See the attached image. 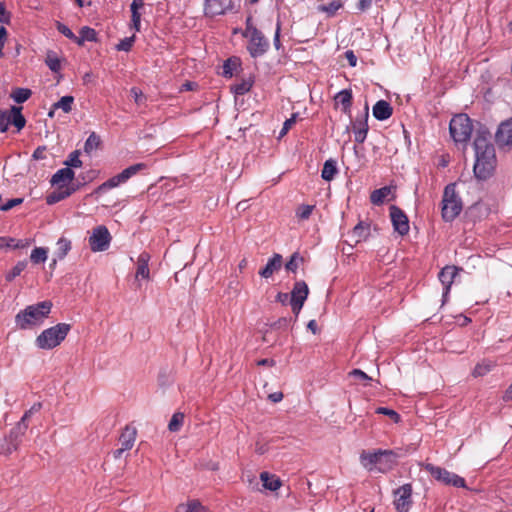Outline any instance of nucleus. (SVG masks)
I'll use <instances>...</instances> for the list:
<instances>
[{"label":"nucleus","instance_id":"1","mask_svg":"<svg viewBox=\"0 0 512 512\" xmlns=\"http://www.w3.org/2000/svg\"><path fill=\"white\" fill-rule=\"evenodd\" d=\"M474 175L479 180H487L495 171L497 159L493 144L486 133H479L474 140Z\"/></svg>","mask_w":512,"mask_h":512},{"label":"nucleus","instance_id":"2","mask_svg":"<svg viewBox=\"0 0 512 512\" xmlns=\"http://www.w3.org/2000/svg\"><path fill=\"white\" fill-rule=\"evenodd\" d=\"M398 457V453L394 450L376 449L363 450L359 460L362 467L370 473H387L396 466Z\"/></svg>","mask_w":512,"mask_h":512},{"label":"nucleus","instance_id":"3","mask_svg":"<svg viewBox=\"0 0 512 512\" xmlns=\"http://www.w3.org/2000/svg\"><path fill=\"white\" fill-rule=\"evenodd\" d=\"M52 302L45 300L27 306L15 316V324L21 330L33 329L42 325L51 313Z\"/></svg>","mask_w":512,"mask_h":512},{"label":"nucleus","instance_id":"4","mask_svg":"<svg viewBox=\"0 0 512 512\" xmlns=\"http://www.w3.org/2000/svg\"><path fill=\"white\" fill-rule=\"evenodd\" d=\"M71 325L58 323L43 330L35 339V345L42 350H51L59 346L67 337Z\"/></svg>","mask_w":512,"mask_h":512},{"label":"nucleus","instance_id":"5","mask_svg":"<svg viewBox=\"0 0 512 512\" xmlns=\"http://www.w3.org/2000/svg\"><path fill=\"white\" fill-rule=\"evenodd\" d=\"M441 211L442 218L446 222L453 221L462 211V201L454 183L448 184L444 189Z\"/></svg>","mask_w":512,"mask_h":512},{"label":"nucleus","instance_id":"6","mask_svg":"<svg viewBox=\"0 0 512 512\" xmlns=\"http://www.w3.org/2000/svg\"><path fill=\"white\" fill-rule=\"evenodd\" d=\"M449 130L455 142L465 143L470 139L473 127L466 114H458L451 119Z\"/></svg>","mask_w":512,"mask_h":512},{"label":"nucleus","instance_id":"7","mask_svg":"<svg viewBox=\"0 0 512 512\" xmlns=\"http://www.w3.org/2000/svg\"><path fill=\"white\" fill-rule=\"evenodd\" d=\"M146 168V165L144 163H137L134 165H131L124 169L121 173L111 177L107 181L103 182L101 185H99L94 193L95 194H102L106 191L116 188L119 185L126 183L132 176L136 175L139 171Z\"/></svg>","mask_w":512,"mask_h":512},{"label":"nucleus","instance_id":"8","mask_svg":"<svg viewBox=\"0 0 512 512\" xmlns=\"http://www.w3.org/2000/svg\"><path fill=\"white\" fill-rule=\"evenodd\" d=\"M425 470L430 473V475L437 481L450 485L457 488L466 487L465 479L453 472H450L444 468L439 466H435L433 464H426Z\"/></svg>","mask_w":512,"mask_h":512},{"label":"nucleus","instance_id":"9","mask_svg":"<svg viewBox=\"0 0 512 512\" xmlns=\"http://www.w3.org/2000/svg\"><path fill=\"white\" fill-rule=\"evenodd\" d=\"M246 35L249 37L247 50L253 58L264 55L269 48V41L257 28L247 26Z\"/></svg>","mask_w":512,"mask_h":512},{"label":"nucleus","instance_id":"10","mask_svg":"<svg viewBox=\"0 0 512 512\" xmlns=\"http://www.w3.org/2000/svg\"><path fill=\"white\" fill-rule=\"evenodd\" d=\"M26 433L24 425H15L1 441L0 455H10L16 451Z\"/></svg>","mask_w":512,"mask_h":512},{"label":"nucleus","instance_id":"11","mask_svg":"<svg viewBox=\"0 0 512 512\" xmlns=\"http://www.w3.org/2000/svg\"><path fill=\"white\" fill-rule=\"evenodd\" d=\"M111 235L106 226L100 225L93 229L89 237V245L93 252L105 251L109 248Z\"/></svg>","mask_w":512,"mask_h":512},{"label":"nucleus","instance_id":"12","mask_svg":"<svg viewBox=\"0 0 512 512\" xmlns=\"http://www.w3.org/2000/svg\"><path fill=\"white\" fill-rule=\"evenodd\" d=\"M394 507L397 512H408L412 505V486L404 484L394 491Z\"/></svg>","mask_w":512,"mask_h":512},{"label":"nucleus","instance_id":"13","mask_svg":"<svg viewBox=\"0 0 512 512\" xmlns=\"http://www.w3.org/2000/svg\"><path fill=\"white\" fill-rule=\"evenodd\" d=\"M309 294V289L304 281H297L291 291V308L298 315Z\"/></svg>","mask_w":512,"mask_h":512},{"label":"nucleus","instance_id":"14","mask_svg":"<svg viewBox=\"0 0 512 512\" xmlns=\"http://www.w3.org/2000/svg\"><path fill=\"white\" fill-rule=\"evenodd\" d=\"M136 429L126 426L119 437L120 447L113 451V457L120 459L124 452L129 451L134 446L136 440Z\"/></svg>","mask_w":512,"mask_h":512},{"label":"nucleus","instance_id":"15","mask_svg":"<svg viewBox=\"0 0 512 512\" xmlns=\"http://www.w3.org/2000/svg\"><path fill=\"white\" fill-rule=\"evenodd\" d=\"M389 210L394 230L402 236L408 234L410 226L407 215L395 205H392Z\"/></svg>","mask_w":512,"mask_h":512},{"label":"nucleus","instance_id":"16","mask_svg":"<svg viewBox=\"0 0 512 512\" xmlns=\"http://www.w3.org/2000/svg\"><path fill=\"white\" fill-rule=\"evenodd\" d=\"M233 8V0H206L204 11L206 16L215 17L224 15Z\"/></svg>","mask_w":512,"mask_h":512},{"label":"nucleus","instance_id":"17","mask_svg":"<svg viewBox=\"0 0 512 512\" xmlns=\"http://www.w3.org/2000/svg\"><path fill=\"white\" fill-rule=\"evenodd\" d=\"M368 117H369V107L368 104L365 105L364 112L360 117H356V119L352 123V129L354 132L355 141L357 143H363L366 140L368 133Z\"/></svg>","mask_w":512,"mask_h":512},{"label":"nucleus","instance_id":"18","mask_svg":"<svg viewBox=\"0 0 512 512\" xmlns=\"http://www.w3.org/2000/svg\"><path fill=\"white\" fill-rule=\"evenodd\" d=\"M458 271L459 269L456 266H445L438 274L439 281L443 285V303H445L448 299L451 286L456 275L458 274Z\"/></svg>","mask_w":512,"mask_h":512},{"label":"nucleus","instance_id":"19","mask_svg":"<svg viewBox=\"0 0 512 512\" xmlns=\"http://www.w3.org/2000/svg\"><path fill=\"white\" fill-rule=\"evenodd\" d=\"M495 140L501 148L512 146V117L499 125Z\"/></svg>","mask_w":512,"mask_h":512},{"label":"nucleus","instance_id":"20","mask_svg":"<svg viewBox=\"0 0 512 512\" xmlns=\"http://www.w3.org/2000/svg\"><path fill=\"white\" fill-rule=\"evenodd\" d=\"M151 256L148 252L143 251L137 257L136 262V272L135 279L136 280H149L150 279V269H149V261Z\"/></svg>","mask_w":512,"mask_h":512},{"label":"nucleus","instance_id":"21","mask_svg":"<svg viewBox=\"0 0 512 512\" xmlns=\"http://www.w3.org/2000/svg\"><path fill=\"white\" fill-rule=\"evenodd\" d=\"M75 177V173L71 168L64 167L59 169L51 178V184L59 189L69 187Z\"/></svg>","mask_w":512,"mask_h":512},{"label":"nucleus","instance_id":"22","mask_svg":"<svg viewBox=\"0 0 512 512\" xmlns=\"http://www.w3.org/2000/svg\"><path fill=\"white\" fill-rule=\"evenodd\" d=\"M282 266V256L275 253L267 262L265 267L259 271V275L265 279L270 278Z\"/></svg>","mask_w":512,"mask_h":512},{"label":"nucleus","instance_id":"23","mask_svg":"<svg viewBox=\"0 0 512 512\" xmlns=\"http://www.w3.org/2000/svg\"><path fill=\"white\" fill-rule=\"evenodd\" d=\"M393 109L385 100H379L373 106V116L380 121L387 120L391 117Z\"/></svg>","mask_w":512,"mask_h":512},{"label":"nucleus","instance_id":"24","mask_svg":"<svg viewBox=\"0 0 512 512\" xmlns=\"http://www.w3.org/2000/svg\"><path fill=\"white\" fill-rule=\"evenodd\" d=\"M352 92L349 89H343L335 95V101L342 106V111L349 114L352 106Z\"/></svg>","mask_w":512,"mask_h":512},{"label":"nucleus","instance_id":"25","mask_svg":"<svg viewBox=\"0 0 512 512\" xmlns=\"http://www.w3.org/2000/svg\"><path fill=\"white\" fill-rule=\"evenodd\" d=\"M76 190H77V187H66V188H62V189L58 188V191H54L53 193H51L50 195L47 196L46 201L50 205L55 204L57 202H60L64 199H66L71 194H73Z\"/></svg>","mask_w":512,"mask_h":512},{"label":"nucleus","instance_id":"26","mask_svg":"<svg viewBox=\"0 0 512 512\" xmlns=\"http://www.w3.org/2000/svg\"><path fill=\"white\" fill-rule=\"evenodd\" d=\"M338 173L337 161L330 158L324 162L321 177L325 181H331Z\"/></svg>","mask_w":512,"mask_h":512},{"label":"nucleus","instance_id":"27","mask_svg":"<svg viewBox=\"0 0 512 512\" xmlns=\"http://www.w3.org/2000/svg\"><path fill=\"white\" fill-rule=\"evenodd\" d=\"M260 480L263 483V487L270 491H276L281 487V480L275 475H271L268 472H262L260 474Z\"/></svg>","mask_w":512,"mask_h":512},{"label":"nucleus","instance_id":"28","mask_svg":"<svg viewBox=\"0 0 512 512\" xmlns=\"http://www.w3.org/2000/svg\"><path fill=\"white\" fill-rule=\"evenodd\" d=\"M21 110L22 107L12 106L10 111H8L11 116L10 124H13L17 128V131L22 130L26 124V120L22 115Z\"/></svg>","mask_w":512,"mask_h":512},{"label":"nucleus","instance_id":"29","mask_svg":"<svg viewBox=\"0 0 512 512\" xmlns=\"http://www.w3.org/2000/svg\"><path fill=\"white\" fill-rule=\"evenodd\" d=\"M21 110L22 107L12 106L10 111H8L11 116L10 124H13L17 128V131L22 130L26 124V120L22 115Z\"/></svg>","mask_w":512,"mask_h":512},{"label":"nucleus","instance_id":"30","mask_svg":"<svg viewBox=\"0 0 512 512\" xmlns=\"http://www.w3.org/2000/svg\"><path fill=\"white\" fill-rule=\"evenodd\" d=\"M391 187L385 186L374 190L370 195V200L374 205H381L391 195Z\"/></svg>","mask_w":512,"mask_h":512},{"label":"nucleus","instance_id":"31","mask_svg":"<svg viewBox=\"0 0 512 512\" xmlns=\"http://www.w3.org/2000/svg\"><path fill=\"white\" fill-rule=\"evenodd\" d=\"M79 36H76V41L79 46H82L85 41L94 42L97 40V33L93 28L84 26L79 32Z\"/></svg>","mask_w":512,"mask_h":512},{"label":"nucleus","instance_id":"32","mask_svg":"<svg viewBox=\"0 0 512 512\" xmlns=\"http://www.w3.org/2000/svg\"><path fill=\"white\" fill-rule=\"evenodd\" d=\"M206 508L198 500H190L179 504L175 512H205Z\"/></svg>","mask_w":512,"mask_h":512},{"label":"nucleus","instance_id":"33","mask_svg":"<svg viewBox=\"0 0 512 512\" xmlns=\"http://www.w3.org/2000/svg\"><path fill=\"white\" fill-rule=\"evenodd\" d=\"M370 232V226L367 223L359 222L352 230V237L356 242L366 239Z\"/></svg>","mask_w":512,"mask_h":512},{"label":"nucleus","instance_id":"34","mask_svg":"<svg viewBox=\"0 0 512 512\" xmlns=\"http://www.w3.org/2000/svg\"><path fill=\"white\" fill-rule=\"evenodd\" d=\"M495 365H496V363L491 360H487V359L482 360L475 366L472 374L474 377L484 376L487 373H489L493 369V367H495Z\"/></svg>","mask_w":512,"mask_h":512},{"label":"nucleus","instance_id":"35","mask_svg":"<svg viewBox=\"0 0 512 512\" xmlns=\"http://www.w3.org/2000/svg\"><path fill=\"white\" fill-rule=\"evenodd\" d=\"M57 249L55 251V256L57 259L62 260L66 257L68 252L71 250V241L65 237H61L57 241Z\"/></svg>","mask_w":512,"mask_h":512},{"label":"nucleus","instance_id":"36","mask_svg":"<svg viewBox=\"0 0 512 512\" xmlns=\"http://www.w3.org/2000/svg\"><path fill=\"white\" fill-rule=\"evenodd\" d=\"M32 95V91L28 88H15L12 90L10 97L14 102L20 104L27 101Z\"/></svg>","mask_w":512,"mask_h":512},{"label":"nucleus","instance_id":"37","mask_svg":"<svg viewBox=\"0 0 512 512\" xmlns=\"http://www.w3.org/2000/svg\"><path fill=\"white\" fill-rule=\"evenodd\" d=\"M45 63L52 72H59L61 69V61L54 51H47Z\"/></svg>","mask_w":512,"mask_h":512},{"label":"nucleus","instance_id":"38","mask_svg":"<svg viewBox=\"0 0 512 512\" xmlns=\"http://www.w3.org/2000/svg\"><path fill=\"white\" fill-rule=\"evenodd\" d=\"M74 103L73 96L66 95L60 98L59 101L53 104V109H61L65 113H69L72 110V105Z\"/></svg>","mask_w":512,"mask_h":512},{"label":"nucleus","instance_id":"39","mask_svg":"<svg viewBox=\"0 0 512 512\" xmlns=\"http://www.w3.org/2000/svg\"><path fill=\"white\" fill-rule=\"evenodd\" d=\"M48 257V249L44 247H36L32 250L30 259L34 264L44 263Z\"/></svg>","mask_w":512,"mask_h":512},{"label":"nucleus","instance_id":"40","mask_svg":"<svg viewBox=\"0 0 512 512\" xmlns=\"http://www.w3.org/2000/svg\"><path fill=\"white\" fill-rule=\"evenodd\" d=\"M183 421H184L183 413H180V412L174 413L169 421V424H168L169 431H171V432L179 431L181 426L183 425Z\"/></svg>","mask_w":512,"mask_h":512},{"label":"nucleus","instance_id":"41","mask_svg":"<svg viewBox=\"0 0 512 512\" xmlns=\"http://www.w3.org/2000/svg\"><path fill=\"white\" fill-rule=\"evenodd\" d=\"M64 164L68 168H80L82 166V161L80 159V152L78 150H74L65 160Z\"/></svg>","mask_w":512,"mask_h":512},{"label":"nucleus","instance_id":"42","mask_svg":"<svg viewBox=\"0 0 512 512\" xmlns=\"http://www.w3.org/2000/svg\"><path fill=\"white\" fill-rule=\"evenodd\" d=\"M99 145H100L99 136L95 132H92L85 141L84 150H85V152L90 153L94 149L98 148Z\"/></svg>","mask_w":512,"mask_h":512},{"label":"nucleus","instance_id":"43","mask_svg":"<svg viewBox=\"0 0 512 512\" xmlns=\"http://www.w3.org/2000/svg\"><path fill=\"white\" fill-rule=\"evenodd\" d=\"M314 208V205L302 204L296 209V217L300 220H307L311 216Z\"/></svg>","mask_w":512,"mask_h":512},{"label":"nucleus","instance_id":"44","mask_svg":"<svg viewBox=\"0 0 512 512\" xmlns=\"http://www.w3.org/2000/svg\"><path fill=\"white\" fill-rule=\"evenodd\" d=\"M26 261H19L6 275L7 281H12L14 278L19 276L26 268Z\"/></svg>","mask_w":512,"mask_h":512},{"label":"nucleus","instance_id":"45","mask_svg":"<svg viewBox=\"0 0 512 512\" xmlns=\"http://www.w3.org/2000/svg\"><path fill=\"white\" fill-rule=\"evenodd\" d=\"M252 87V82L249 81V80H243L241 81L240 83L238 84H235L233 87H232V91L236 94V95H244L246 94L247 92L250 91Z\"/></svg>","mask_w":512,"mask_h":512},{"label":"nucleus","instance_id":"46","mask_svg":"<svg viewBox=\"0 0 512 512\" xmlns=\"http://www.w3.org/2000/svg\"><path fill=\"white\" fill-rule=\"evenodd\" d=\"M303 261V258L298 253H293L289 261L286 263L285 268L287 271L295 273L299 267V263Z\"/></svg>","mask_w":512,"mask_h":512},{"label":"nucleus","instance_id":"47","mask_svg":"<svg viewBox=\"0 0 512 512\" xmlns=\"http://www.w3.org/2000/svg\"><path fill=\"white\" fill-rule=\"evenodd\" d=\"M135 42V35H132L130 37H125L124 39H122L117 45H116V49L118 51H125V52H128L131 50L133 44Z\"/></svg>","mask_w":512,"mask_h":512},{"label":"nucleus","instance_id":"48","mask_svg":"<svg viewBox=\"0 0 512 512\" xmlns=\"http://www.w3.org/2000/svg\"><path fill=\"white\" fill-rule=\"evenodd\" d=\"M11 123V116L8 111L1 110L0 111V132L4 133L8 130V127Z\"/></svg>","mask_w":512,"mask_h":512},{"label":"nucleus","instance_id":"49","mask_svg":"<svg viewBox=\"0 0 512 512\" xmlns=\"http://www.w3.org/2000/svg\"><path fill=\"white\" fill-rule=\"evenodd\" d=\"M376 413L390 417L395 423H398L400 421V415L393 409L387 407H378L376 409Z\"/></svg>","mask_w":512,"mask_h":512},{"label":"nucleus","instance_id":"50","mask_svg":"<svg viewBox=\"0 0 512 512\" xmlns=\"http://www.w3.org/2000/svg\"><path fill=\"white\" fill-rule=\"evenodd\" d=\"M349 375L353 377L356 380H359L361 382H364V385H367L368 382L372 380L370 376H368L364 371L360 369H353Z\"/></svg>","mask_w":512,"mask_h":512},{"label":"nucleus","instance_id":"51","mask_svg":"<svg viewBox=\"0 0 512 512\" xmlns=\"http://www.w3.org/2000/svg\"><path fill=\"white\" fill-rule=\"evenodd\" d=\"M56 27H57V30L63 34L65 37H67L68 39L72 40V41H76V35L72 32V30L66 26L65 24L61 23V22H57L56 23Z\"/></svg>","mask_w":512,"mask_h":512},{"label":"nucleus","instance_id":"52","mask_svg":"<svg viewBox=\"0 0 512 512\" xmlns=\"http://www.w3.org/2000/svg\"><path fill=\"white\" fill-rule=\"evenodd\" d=\"M296 118H297V114H293L289 119H287L284 124H283V127L279 133V138L283 137L284 135H286V133L291 129V127L296 123Z\"/></svg>","mask_w":512,"mask_h":512},{"label":"nucleus","instance_id":"53","mask_svg":"<svg viewBox=\"0 0 512 512\" xmlns=\"http://www.w3.org/2000/svg\"><path fill=\"white\" fill-rule=\"evenodd\" d=\"M131 23H132V28L135 29V31H140L141 14L139 11L131 10Z\"/></svg>","mask_w":512,"mask_h":512},{"label":"nucleus","instance_id":"54","mask_svg":"<svg viewBox=\"0 0 512 512\" xmlns=\"http://www.w3.org/2000/svg\"><path fill=\"white\" fill-rule=\"evenodd\" d=\"M23 202V199L22 198H14V199H10L9 201H7L6 203L2 204L0 206V210L2 211H8L12 208H14L15 206L17 205H20L21 203Z\"/></svg>","mask_w":512,"mask_h":512},{"label":"nucleus","instance_id":"55","mask_svg":"<svg viewBox=\"0 0 512 512\" xmlns=\"http://www.w3.org/2000/svg\"><path fill=\"white\" fill-rule=\"evenodd\" d=\"M0 22L8 24L10 22V14L7 12L5 4L0 2Z\"/></svg>","mask_w":512,"mask_h":512},{"label":"nucleus","instance_id":"56","mask_svg":"<svg viewBox=\"0 0 512 512\" xmlns=\"http://www.w3.org/2000/svg\"><path fill=\"white\" fill-rule=\"evenodd\" d=\"M280 31H281V24L278 21L276 25V30L273 38V44L276 50H280L281 48V42H280Z\"/></svg>","mask_w":512,"mask_h":512},{"label":"nucleus","instance_id":"57","mask_svg":"<svg viewBox=\"0 0 512 512\" xmlns=\"http://www.w3.org/2000/svg\"><path fill=\"white\" fill-rule=\"evenodd\" d=\"M341 7V4L339 2H332L328 6L322 5L319 7L320 10L326 11L328 13H335L339 8Z\"/></svg>","mask_w":512,"mask_h":512},{"label":"nucleus","instance_id":"58","mask_svg":"<svg viewBox=\"0 0 512 512\" xmlns=\"http://www.w3.org/2000/svg\"><path fill=\"white\" fill-rule=\"evenodd\" d=\"M7 40V30L4 26L0 27V58L3 57V48Z\"/></svg>","mask_w":512,"mask_h":512},{"label":"nucleus","instance_id":"59","mask_svg":"<svg viewBox=\"0 0 512 512\" xmlns=\"http://www.w3.org/2000/svg\"><path fill=\"white\" fill-rule=\"evenodd\" d=\"M345 58L351 67H355L357 65V57L352 50H347L345 52Z\"/></svg>","mask_w":512,"mask_h":512},{"label":"nucleus","instance_id":"60","mask_svg":"<svg viewBox=\"0 0 512 512\" xmlns=\"http://www.w3.org/2000/svg\"><path fill=\"white\" fill-rule=\"evenodd\" d=\"M223 75L225 77H232L233 75V69L231 65V60H227L223 65Z\"/></svg>","mask_w":512,"mask_h":512},{"label":"nucleus","instance_id":"61","mask_svg":"<svg viewBox=\"0 0 512 512\" xmlns=\"http://www.w3.org/2000/svg\"><path fill=\"white\" fill-rule=\"evenodd\" d=\"M131 95L133 96L136 103H139L141 98L143 97V93L140 89L133 87L131 88Z\"/></svg>","mask_w":512,"mask_h":512},{"label":"nucleus","instance_id":"62","mask_svg":"<svg viewBox=\"0 0 512 512\" xmlns=\"http://www.w3.org/2000/svg\"><path fill=\"white\" fill-rule=\"evenodd\" d=\"M31 413H29V410H27L24 415L22 416V418L20 419V421L16 424V425H24L25 427V430H27L28 428V423H27V420L31 417Z\"/></svg>","mask_w":512,"mask_h":512},{"label":"nucleus","instance_id":"63","mask_svg":"<svg viewBox=\"0 0 512 512\" xmlns=\"http://www.w3.org/2000/svg\"><path fill=\"white\" fill-rule=\"evenodd\" d=\"M269 399L274 402H280L283 399V393L282 392H274L269 395Z\"/></svg>","mask_w":512,"mask_h":512},{"label":"nucleus","instance_id":"64","mask_svg":"<svg viewBox=\"0 0 512 512\" xmlns=\"http://www.w3.org/2000/svg\"><path fill=\"white\" fill-rule=\"evenodd\" d=\"M144 6L143 0H133L130 6L131 10H137L141 9Z\"/></svg>","mask_w":512,"mask_h":512}]
</instances>
